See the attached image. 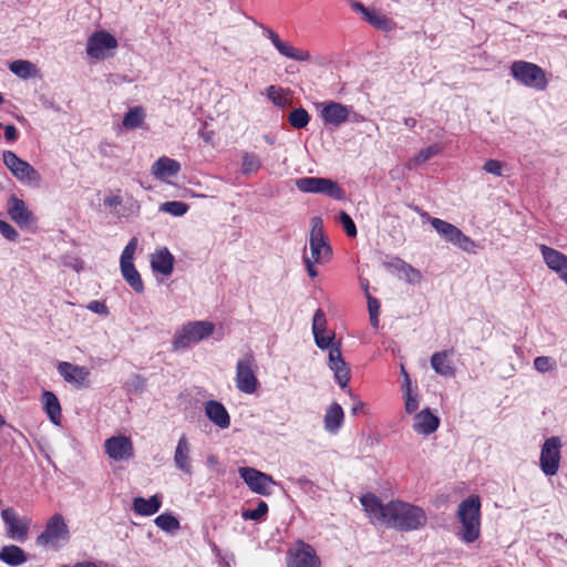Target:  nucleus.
I'll return each mask as SVG.
<instances>
[{"label":"nucleus","instance_id":"nucleus-1","mask_svg":"<svg viewBox=\"0 0 567 567\" xmlns=\"http://www.w3.org/2000/svg\"><path fill=\"white\" fill-rule=\"evenodd\" d=\"M360 503L372 524L412 532L423 528L427 523L425 511L411 503L396 499L383 504L372 493L362 495Z\"/></svg>","mask_w":567,"mask_h":567},{"label":"nucleus","instance_id":"nucleus-2","mask_svg":"<svg viewBox=\"0 0 567 567\" xmlns=\"http://www.w3.org/2000/svg\"><path fill=\"white\" fill-rule=\"evenodd\" d=\"M312 333L316 346L328 350V364L333 371L338 384L344 389L350 381V369L342 358L341 343L336 341V333L327 329V318L322 309H317L312 319Z\"/></svg>","mask_w":567,"mask_h":567},{"label":"nucleus","instance_id":"nucleus-3","mask_svg":"<svg viewBox=\"0 0 567 567\" xmlns=\"http://www.w3.org/2000/svg\"><path fill=\"white\" fill-rule=\"evenodd\" d=\"M456 517L461 523L458 538L467 544L474 543L481 535V499L471 495L462 501L457 507Z\"/></svg>","mask_w":567,"mask_h":567},{"label":"nucleus","instance_id":"nucleus-4","mask_svg":"<svg viewBox=\"0 0 567 567\" xmlns=\"http://www.w3.org/2000/svg\"><path fill=\"white\" fill-rule=\"evenodd\" d=\"M509 73L516 82L529 89L544 91L548 85L546 72L532 62L514 61L509 68Z\"/></svg>","mask_w":567,"mask_h":567},{"label":"nucleus","instance_id":"nucleus-5","mask_svg":"<svg viewBox=\"0 0 567 567\" xmlns=\"http://www.w3.org/2000/svg\"><path fill=\"white\" fill-rule=\"evenodd\" d=\"M215 326L210 321H189L181 327L174 336L175 350H185L192 344L198 343L213 334Z\"/></svg>","mask_w":567,"mask_h":567},{"label":"nucleus","instance_id":"nucleus-6","mask_svg":"<svg viewBox=\"0 0 567 567\" xmlns=\"http://www.w3.org/2000/svg\"><path fill=\"white\" fill-rule=\"evenodd\" d=\"M422 218L426 219L433 229L443 238L446 243L457 246L460 249L466 252H474L476 244L463 231L454 226L453 224L443 219L431 217L427 213L422 214Z\"/></svg>","mask_w":567,"mask_h":567},{"label":"nucleus","instance_id":"nucleus-7","mask_svg":"<svg viewBox=\"0 0 567 567\" xmlns=\"http://www.w3.org/2000/svg\"><path fill=\"white\" fill-rule=\"evenodd\" d=\"M70 538L69 527L61 514H54L45 524L44 530L38 535V546L58 549Z\"/></svg>","mask_w":567,"mask_h":567},{"label":"nucleus","instance_id":"nucleus-8","mask_svg":"<svg viewBox=\"0 0 567 567\" xmlns=\"http://www.w3.org/2000/svg\"><path fill=\"white\" fill-rule=\"evenodd\" d=\"M2 161L10 173L22 184L28 186H39L41 175L28 162L21 159L14 152L4 151Z\"/></svg>","mask_w":567,"mask_h":567},{"label":"nucleus","instance_id":"nucleus-9","mask_svg":"<svg viewBox=\"0 0 567 567\" xmlns=\"http://www.w3.org/2000/svg\"><path fill=\"white\" fill-rule=\"evenodd\" d=\"M295 185L302 193L322 194L337 200L344 198V190L330 178L301 177L295 181Z\"/></svg>","mask_w":567,"mask_h":567},{"label":"nucleus","instance_id":"nucleus-10","mask_svg":"<svg viewBox=\"0 0 567 567\" xmlns=\"http://www.w3.org/2000/svg\"><path fill=\"white\" fill-rule=\"evenodd\" d=\"M138 246V240L136 237H133L130 239L127 245L124 247L121 258H120V268L121 274L125 281L131 286V288L136 291L137 293H141L144 291V284L141 278L140 272L136 270L133 259L135 251Z\"/></svg>","mask_w":567,"mask_h":567},{"label":"nucleus","instance_id":"nucleus-11","mask_svg":"<svg viewBox=\"0 0 567 567\" xmlns=\"http://www.w3.org/2000/svg\"><path fill=\"white\" fill-rule=\"evenodd\" d=\"M563 443L560 437L550 436L545 440L540 449L539 466L546 476H554L558 473L561 458Z\"/></svg>","mask_w":567,"mask_h":567},{"label":"nucleus","instance_id":"nucleus-12","mask_svg":"<svg viewBox=\"0 0 567 567\" xmlns=\"http://www.w3.org/2000/svg\"><path fill=\"white\" fill-rule=\"evenodd\" d=\"M309 249V259L315 261L324 262L331 256V246L324 236L322 219L318 216L311 218Z\"/></svg>","mask_w":567,"mask_h":567},{"label":"nucleus","instance_id":"nucleus-13","mask_svg":"<svg viewBox=\"0 0 567 567\" xmlns=\"http://www.w3.org/2000/svg\"><path fill=\"white\" fill-rule=\"evenodd\" d=\"M1 518L6 525V535L8 538L23 543L28 539L31 519L25 516H19L12 507L1 511Z\"/></svg>","mask_w":567,"mask_h":567},{"label":"nucleus","instance_id":"nucleus-14","mask_svg":"<svg viewBox=\"0 0 567 567\" xmlns=\"http://www.w3.org/2000/svg\"><path fill=\"white\" fill-rule=\"evenodd\" d=\"M118 43L115 37L106 31H96L86 43V53L95 60H104L109 56L107 52L117 48Z\"/></svg>","mask_w":567,"mask_h":567},{"label":"nucleus","instance_id":"nucleus-15","mask_svg":"<svg viewBox=\"0 0 567 567\" xmlns=\"http://www.w3.org/2000/svg\"><path fill=\"white\" fill-rule=\"evenodd\" d=\"M238 472L250 491L256 494L268 496L271 494V487L277 485L270 475L254 467H240Z\"/></svg>","mask_w":567,"mask_h":567},{"label":"nucleus","instance_id":"nucleus-16","mask_svg":"<svg viewBox=\"0 0 567 567\" xmlns=\"http://www.w3.org/2000/svg\"><path fill=\"white\" fill-rule=\"evenodd\" d=\"M255 359L251 354L238 360L236 365V385L239 391L251 394L257 390L258 380L254 372Z\"/></svg>","mask_w":567,"mask_h":567},{"label":"nucleus","instance_id":"nucleus-17","mask_svg":"<svg viewBox=\"0 0 567 567\" xmlns=\"http://www.w3.org/2000/svg\"><path fill=\"white\" fill-rule=\"evenodd\" d=\"M105 454L115 462L128 461L134 456V446L125 435L111 436L104 442Z\"/></svg>","mask_w":567,"mask_h":567},{"label":"nucleus","instance_id":"nucleus-18","mask_svg":"<svg viewBox=\"0 0 567 567\" xmlns=\"http://www.w3.org/2000/svg\"><path fill=\"white\" fill-rule=\"evenodd\" d=\"M287 565L288 567H320L321 561L310 545L300 542L289 550Z\"/></svg>","mask_w":567,"mask_h":567},{"label":"nucleus","instance_id":"nucleus-19","mask_svg":"<svg viewBox=\"0 0 567 567\" xmlns=\"http://www.w3.org/2000/svg\"><path fill=\"white\" fill-rule=\"evenodd\" d=\"M262 35L271 41L272 45L282 56L298 62L310 60V53L307 50L295 48L290 43L282 41L272 29L262 27Z\"/></svg>","mask_w":567,"mask_h":567},{"label":"nucleus","instance_id":"nucleus-20","mask_svg":"<svg viewBox=\"0 0 567 567\" xmlns=\"http://www.w3.org/2000/svg\"><path fill=\"white\" fill-rule=\"evenodd\" d=\"M539 250L546 266L567 285V256L544 244L539 245Z\"/></svg>","mask_w":567,"mask_h":567},{"label":"nucleus","instance_id":"nucleus-21","mask_svg":"<svg viewBox=\"0 0 567 567\" xmlns=\"http://www.w3.org/2000/svg\"><path fill=\"white\" fill-rule=\"evenodd\" d=\"M173 461L179 472L188 476L193 475L192 445L185 434L181 435L177 441Z\"/></svg>","mask_w":567,"mask_h":567},{"label":"nucleus","instance_id":"nucleus-22","mask_svg":"<svg viewBox=\"0 0 567 567\" xmlns=\"http://www.w3.org/2000/svg\"><path fill=\"white\" fill-rule=\"evenodd\" d=\"M7 210L9 217L21 228H27L35 223V217L25 203L16 196L9 198Z\"/></svg>","mask_w":567,"mask_h":567},{"label":"nucleus","instance_id":"nucleus-23","mask_svg":"<svg viewBox=\"0 0 567 567\" xmlns=\"http://www.w3.org/2000/svg\"><path fill=\"white\" fill-rule=\"evenodd\" d=\"M351 107L338 102H328L323 104L320 112L321 118L324 124L340 126L349 118Z\"/></svg>","mask_w":567,"mask_h":567},{"label":"nucleus","instance_id":"nucleus-24","mask_svg":"<svg viewBox=\"0 0 567 567\" xmlns=\"http://www.w3.org/2000/svg\"><path fill=\"white\" fill-rule=\"evenodd\" d=\"M58 372L66 381L75 386H83L90 375L86 367L72 364L70 362H60Z\"/></svg>","mask_w":567,"mask_h":567},{"label":"nucleus","instance_id":"nucleus-25","mask_svg":"<svg viewBox=\"0 0 567 567\" xmlns=\"http://www.w3.org/2000/svg\"><path fill=\"white\" fill-rule=\"evenodd\" d=\"M206 417L220 430L230 426V415L224 404L219 401L209 400L204 405Z\"/></svg>","mask_w":567,"mask_h":567},{"label":"nucleus","instance_id":"nucleus-26","mask_svg":"<svg viewBox=\"0 0 567 567\" xmlns=\"http://www.w3.org/2000/svg\"><path fill=\"white\" fill-rule=\"evenodd\" d=\"M181 171V164L173 158L162 156L153 163L151 173L152 175L163 182L176 176Z\"/></svg>","mask_w":567,"mask_h":567},{"label":"nucleus","instance_id":"nucleus-27","mask_svg":"<svg viewBox=\"0 0 567 567\" xmlns=\"http://www.w3.org/2000/svg\"><path fill=\"white\" fill-rule=\"evenodd\" d=\"M453 351L444 350L432 354L431 367L432 369L442 377L452 378L455 375V368L452 361Z\"/></svg>","mask_w":567,"mask_h":567},{"label":"nucleus","instance_id":"nucleus-28","mask_svg":"<svg viewBox=\"0 0 567 567\" xmlns=\"http://www.w3.org/2000/svg\"><path fill=\"white\" fill-rule=\"evenodd\" d=\"M440 419L434 415L430 409H424L415 414L413 420V430L421 435H430L437 430Z\"/></svg>","mask_w":567,"mask_h":567},{"label":"nucleus","instance_id":"nucleus-29","mask_svg":"<svg viewBox=\"0 0 567 567\" xmlns=\"http://www.w3.org/2000/svg\"><path fill=\"white\" fill-rule=\"evenodd\" d=\"M174 256L164 247L157 249L151 257V267L154 272L163 276H171L174 269Z\"/></svg>","mask_w":567,"mask_h":567},{"label":"nucleus","instance_id":"nucleus-30","mask_svg":"<svg viewBox=\"0 0 567 567\" xmlns=\"http://www.w3.org/2000/svg\"><path fill=\"white\" fill-rule=\"evenodd\" d=\"M42 406L49 417V420L55 424H61L62 410L58 396L52 391H43L41 395Z\"/></svg>","mask_w":567,"mask_h":567},{"label":"nucleus","instance_id":"nucleus-31","mask_svg":"<svg viewBox=\"0 0 567 567\" xmlns=\"http://www.w3.org/2000/svg\"><path fill=\"white\" fill-rule=\"evenodd\" d=\"M162 497L153 495L150 498L135 497L133 501V511L140 516H151L159 511Z\"/></svg>","mask_w":567,"mask_h":567},{"label":"nucleus","instance_id":"nucleus-32","mask_svg":"<svg viewBox=\"0 0 567 567\" xmlns=\"http://www.w3.org/2000/svg\"><path fill=\"white\" fill-rule=\"evenodd\" d=\"M344 419L343 409L338 403H332L327 410L323 419L324 430L336 434L342 426Z\"/></svg>","mask_w":567,"mask_h":567},{"label":"nucleus","instance_id":"nucleus-33","mask_svg":"<svg viewBox=\"0 0 567 567\" xmlns=\"http://www.w3.org/2000/svg\"><path fill=\"white\" fill-rule=\"evenodd\" d=\"M0 560L9 566L17 567L28 561V556L17 545H6L0 549Z\"/></svg>","mask_w":567,"mask_h":567},{"label":"nucleus","instance_id":"nucleus-34","mask_svg":"<svg viewBox=\"0 0 567 567\" xmlns=\"http://www.w3.org/2000/svg\"><path fill=\"white\" fill-rule=\"evenodd\" d=\"M442 147L439 144L430 145L423 150H421L417 154H415L412 158L409 159L406 166L409 169H413L425 162L430 161L432 157L440 154Z\"/></svg>","mask_w":567,"mask_h":567},{"label":"nucleus","instance_id":"nucleus-35","mask_svg":"<svg viewBox=\"0 0 567 567\" xmlns=\"http://www.w3.org/2000/svg\"><path fill=\"white\" fill-rule=\"evenodd\" d=\"M145 111L141 106L131 107L124 115L122 125L127 130L140 127L145 120Z\"/></svg>","mask_w":567,"mask_h":567},{"label":"nucleus","instance_id":"nucleus-36","mask_svg":"<svg viewBox=\"0 0 567 567\" xmlns=\"http://www.w3.org/2000/svg\"><path fill=\"white\" fill-rule=\"evenodd\" d=\"M9 70L21 79H29L37 74V68L28 60H16L9 64Z\"/></svg>","mask_w":567,"mask_h":567},{"label":"nucleus","instance_id":"nucleus-37","mask_svg":"<svg viewBox=\"0 0 567 567\" xmlns=\"http://www.w3.org/2000/svg\"><path fill=\"white\" fill-rule=\"evenodd\" d=\"M402 372L405 375V385L403 388L404 410L406 413L411 414L419 409V395H417V393L412 391L409 375L404 369H402Z\"/></svg>","mask_w":567,"mask_h":567},{"label":"nucleus","instance_id":"nucleus-38","mask_svg":"<svg viewBox=\"0 0 567 567\" xmlns=\"http://www.w3.org/2000/svg\"><path fill=\"white\" fill-rule=\"evenodd\" d=\"M364 20L377 29L388 31L392 28V21L383 13L375 10H369Z\"/></svg>","mask_w":567,"mask_h":567},{"label":"nucleus","instance_id":"nucleus-39","mask_svg":"<svg viewBox=\"0 0 567 567\" xmlns=\"http://www.w3.org/2000/svg\"><path fill=\"white\" fill-rule=\"evenodd\" d=\"M309 121L310 115L303 107L293 110L288 116L289 124L296 130L305 128L309 124Z\"/></svg>","mask_w":567,"mask_h":567},{"label":"nucleus","instance_id":"nucleus-40","mask_svg":"<svg viewBox=\"0 0 567 567\" xmlns=\"http://www.w3.org/2000/svg\"><path fill=\"white\" fill-rule=\"evenodd\" d=\"M267 97L277 106L284 109L288 104V97L286 91L276 85H270L266 89Z\"/></svg>","mask_w":567,"mask_h":567},{"label":"nucleus","instance_id":"nucleus-41","mask_svg":"<svg viewBox=\"0 0 567 567\" xmlns=\"http://www.w3.org/2000/svg\"><path fill=\"white\" fill-rule=\"evenodd\" d=\"M155 524L164 532L173 533L179 529V520L171 514H161L155 518Z\"/></svg>","mask_w":567,"mask_h":567},{"label":"nucleus","instance_id":"nucleus-42","mask_svg":"<svg viewBox=\"0 0 567 567\" xmlns=\"http://www.w3.org/2000/svg\"><path fill=\"white\" fill-rule=\"evenodd\" d=\"M260 167L261 161L257 154L248 152L244 153L241 164L243 174L249 175L256 173Z\"/></svg>","mask_w":567,"mask_h":567},{"label":"nucleus","instance_id":"nucleus-43","mask_svg":"<svg viewBox=\"0 0 567 567\" xmlns=\"http://www.w3.org/2000/svg\"><path fill=\"white\" fill-rule=\"evenodd\" d=\"M188 205L184 202H165L159 206V210L171 214L175 217H182L188 212Z\"/></svg>","mask_w":567,"mask_h":567},{"label":"nucleus","instance_id":"nucleus-44","mask_svg":"<svg viewBox=\"0 0 567 567\" xmlns=\"http://www.w3.org/2000/svg\"><path fill=\"white\" fill-rule=\"evenodd\" d=\"M534 368L540 373H547L557 369V362L551 357L542 355L535 358Z\"/></svg>","mask_w":567,"mask_h":567},{"label":"nucleus","instance_id":"nucleus-45","mask_svg":"<svg viewBox=\"0 0 567 567\" xmlns=\"http://www.w3.org/2000/svg\"><path fill=\"white\" fill-rule=\"evenodd\" d=\"M382 266L391 274L399 275L406 264L403 259L396 256H385L382 259Z\"/></svg>","mask_w":567,"mask_h":567},{"label":"nucleus","instance_id":"nucleus-46","mask_svg":"<svg viewBox=\"0 0 567 567\" xmlns=\"http://www.w3.org/2000/svg\"><path fill=\"white\" fill-rule=\"evenodd\" d=\"M399 276L409 284H420L423 278L421 271L412 267L408 262L404 265Z\"/></svg>","mask_w":567,"mask_h":567},{"label":"nucleus","instance_id":"nucleus-47","mask_svg":"<svg viewBox=\"0 0 567 567\" xmlns=\"http://www.w3.org/2000/svg\"><path fill=\"white\" fill-rule=\"evenodd\" d=\"M267 512H268L267 503L264 501H260L256 508L244 511L241 516L244 519L259 520L261 517H264L267 514Z\"/></svg>","mask_w":567,"mask_h":567},{"label":"nucleus","instance_id":"nucleus-48","mask_svg":"<svg viewBox=\"0 0 567 567\" xmlns=\"http://www.w3.org/2000/svg\"><path fill=\"white\" fill-rule=\"evenodd\" d=\"M339 221L343 226L344 231L349 237L357 236V227L350 215H348L346 212H340Z\"/></svg>","mask_w":567,"mask_h":567},{"label":"nucleus","instance_id":"nucleus-49","mask_svg":"<svg viewBox=\"0 0 567 567\" xmlns=\"http://www.w3.org/2000/svg\"><path fill=\"white\" fill-rule=\"evenodd\" d=\"M140 212V204L137 200L133 198H128V200L123 206L122 212H118V217L128 218L132 216H136Z\"/></svg>","mask_w":567,"mask_h":567},{"label":"nucleus","instance_id":"nucleus-50","mask_svg":"<svg viewBox=\"0 0 567 567\" xmlns=\"http://www.w3.org/2000/svg\"><path fill=\"white\" fill-rule=\"evenodd\" d=\"M0 234L10 241H17L19 233L7 221L0 219Z\"/></svg>","mask_w":567,"mask_h":567},{"label":"nucleus","instance_id":"nucleus-51","mask_svg":"<svg viewBox=\"0 0 567 567\" xmlns=\"http://www.w3.org/2000/svg\"><path fill=\"white\" fill-rule=\"evenodd\" d=\"M483 169L488 174L502 176L503 164L496 159H488L484 163Z\"/></svg>","mask_w":567,"mask_h":567},{"label":"nucleus","instance_id":"nucleus-52","mask_svg":"<svg viewBox=\"0 0 567 567\" xmlns=\"http://www.w3.org/2000/svg\"><path fill=\"white\" fill-rule=\"evenodd\" d=\"M86 308L94 312V313H97V315H103V316H107L109 315V309L107 307L105 306L104 302L102 301H99V300H92L90 301L87 305H86Z\"/></svg>","mask_w":567,"mask_h":567},{"label":"nucleus","instance_id":"nucleus-53","mask_svg":"<svg viewBox=\"0 0 567 567\" xmlns=\"http://www.w3.org/2000/svg\"><path fill=\"white\" fill-rule=\"evenodd\" d=\"M103 204L106 207H117V206H121L123 204V198L118 194V192L117 193H111V194H109V195H106L104 197Z\"/></svg>","mask_w":567,"mask_h":567},{"label":"nucleus","instance_id":"nucleus-54","mask_svg":"<svg viewBox=\"0 0 567 567\" xmlns=\"http://www.w3.org/2000/svg\"><path fill=\"white\" fill-rule=\"evenodd\" d=\"M368 287L369 285L367 282L364 286L365 291H368ZM367 299L369 315L380 313V301L377 298L372 297L369 292H367Z\"/></svg>","mask_w":567,"mask_h":567},{"label":"nucleus","instance_id":"nucleus-55","mask_svg":"<svg viewBox=\"0 0 567 567\" xmlns=\"http://www.w3.org/2000/svg\"><path fill=\"white\" fill-rule=\"evenodd\" d=\"M303 262L306 265V268H307V271H308V275L311 277V278H315L318 276V271L317 269L315 268V265L316 264H321L320 261H315L312 259H309V255L307 254V250L305 249L303 251Z\"/></svg>","mask_w":567,"mask_h":567},{"label":"nucleus","instance_id":"nucleus-56","mask_svg":"<svg viewBox=\"0 0 567 567\" xmlns=\"http://www.w3.org/2000/svg\"><path fill=\"white\" fill-rule=\"evenodd\" d=\"M19 136L18 130L14 125H7L4 127V137L9 142H16Z\"/></svg>","mask_w":567,"mask_h":567},{"label":"nucleus","instance_id":"nucleus-57","mask_svg":"<svg viewBox=\"0 0 567 567\" xmlns=\"http://www.w3.org/2000/svg\"><path fill=\"white\" fill-rule=\"evenodd\" d=\"M295 483H296L300 488H302V489H305V491H308V489H310V488L313 486L312 482H311L309 478L305 477V476L298 477V478L295 481Z\"/></svg>","mask_w":567,"mask_h":567},{"label":"nucleus","instance_id":"nucleus-58","mask_svg":"<svg viewBox=\"0 0 567 567\" xmlns=\"http://www.w3.org/2000/svg\"><path fill=\"white\" fill-rule=\"evenodd\" d=\"M83 260L79 258H73L70 261L65 262L66 267L74 269L76 272H80L83 269Z\"/></svg>","mask_w":567,"mask_h":567},{"label":"nucleus","instance_id":"nucleus-59","mask_svg":"<svg viewBox=\"0 0 567 567\" xmlns=\"http://www.w3.org/2000/svg\"><path fill=\"white\" fill-rule=\"evenodd\" d=\"M351 8L355 11V12H360L363 17L367 14V12H369L370 9L365 8L363 6V3L359 2V1H354L351 3Z\"/></svg>","mask_w":567,"mask_h":567},{"label":"nucleus","instance_id":"nucleus-60","mask_svg":"<svg viewBox=\"0 0 567 567\" xmlns=\"http://www.w3.org/2000/svg\"><path fill=\"white\" fill-rule=\"evenodd\" d=\"M200 137L206 144H212L214 138V132L213 131H200Z\"/></svg>","mask_w":567,"mask_h":567},{"label":"nucleus","instance_id":"nucleus-61","mask_svg":"<svg viewBox=\"0 0 567 567\" xmlns=\"http://www.w3.org/2000/svg\"><path fill=\"white\" fill-rule=\"evenodd\" d=\"M62 567H97V565L93 561H80L74 564L73 566L63 565Z\"/></svg>","mask_w":567,"mask_h":567},{"label":"nucleus","instance_id":"nucleus-62","mask_svg":"<svg viewBox=\"0 0 567 567\" xmlns=\"http://www.w3.org/2000/svg\"><path fill=\"white\" fill-rule=\"evenodd\" d=\"M363 406H364V403L362 401H357L352 409H351V412L353 414H358L359 412H361L363 410Z\"/></svg>","mask_w":567,"mask_h":567},{"label":"nucleus","instance_id":"nucleus-63","mask_svg":"<svg viewBox=\"0 0 567 567\" xmlns=\"http://www.w3.org/2000/svg\"><path fill=\"white\" fill-rule=\"evenodd\" d=\"M379 315L380 313H373V315H369L370 317V323L373 328H379Z\"/></svg>","mask_w":567,"mask_h":567},{"label":"nucleus","instance_id":"nucleus-64","mask_svg":"<svg viewBox=\"0 0 567 567\" xmlns=\"http://www.w3.org/2000/svg\"><path fill=\"white\" fill-rule=\"evenodd\" d=\"M43 106L47 107V109H52L56 112L60 111V106L55 105V103L53 101H50V100H45L43 102Z\"/></svg>","mask_w":567,"mask_h":567}]
</instances>
